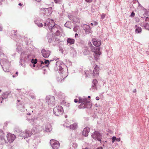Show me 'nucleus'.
Listing matches in <instances>:
<instances>
[{
  "mask_svg": "<svg viewBox=\"0 0 149 149\" xmlns=\"http://www.w3.org/2000/svg\"><path fill=\"white\" fill-rule=\"evenodd\" d=\"M56 65L60 76V78L59 77L57 78V80L61 81L68 76V69L66 66L65 68H63L65 65L62 62L57 61Z\"/></svg>",
  "mask_w": 149,
  "mask_h": 149,
  "instance_id": "1",
  "label": "nucleus"
},
{
  "mask_svg": "<svg viewBox=\"0 0 149 149\" xmlns=\"http://www.w3.org/2000/svg\"><path fill=\"white\" fill-rule=\"evenodd\" d=\"M31 52L27 50L24 51L21 53L19 63L21 66L24 67L25 63L31 59Z\"/></svg>",
  "mask_w": 149,
  "mask_h": 149,
  "instance_id": "2",
  "label": "nucleus"
},
{
  "mask_svg": "<svg viewBox=\"0 0 149 149\" xmlns=\"http://www.w3.org/2000/svg\"><path fill=\"white\" fill-rule=\"evenodd\" d=\"M93 44L94 46L97 47H93L91 49L95 58L97 61L99 59L101 54L100 48L99 47L101 45V41L99 40L94 39L93 40Z\"/></svg>",
  "mask_w": 149,
  "mask_h": 149,
  "instance_id": "3",
  "label": "nucleus"
},
{
  "mask_svg": "<svg viewBox=\"0 0 149 149\" xmlns=\"http://www.w3.org/2000/svg\"><path fill=\"white\" fill-rule=\"evenodd\" d=\"M0 57H3L0 60V63L3 70L5 72H9V69L10 63L8 60V57L2 52V50L0 48Z\"/></svg>",
  "mask_w": 149,
  "mask_h": 149,
  "instance_id": "4",
  "label": "nucleus"
},
{
  "mask_svg": "<svg viewBox=\"0 0 149 149\" xmlns=\"http://www.w3.org/2000/svg\"><path fill=\"white\" fill-rule=\"evenodd\" d=\"M55 25L54 21L49 18L47 19L44 23V25L47 26L49 30L52 32L53 31V29L55 28Z\"/></svg>",
  "mask_w": 149,
  "mask_h": 149,
  "instance_id": "5",
  "label": "nucleus"
},
{
  "mask_svg": "<svg viewBox=\"0 0 149 149\" xmlns=\"http://www.w3.org/2000/svg\"><path fill=\"white\" fill-rule=\"evenodd\" d=\"M55 97L54 96H47L46 98V103L49 107H52L55 104Z\"/></svg>",
  "mask_w": 149,
  "mask_h": 149,
  "instance_id": "6",
  "label": "nucleus"
},
{
  "mask_svg": "<svg viewBox=\"0 0 149 149\" xmlns=\"http://www.w3.org/2000/svg\"><path fill=\"white\" fill-rule=\"evenodd\" d=\"M54 114L56 116H60L63 113L64 111L62 107L61 106H56L53 109Z\"/></svg>",
  "mask_w": 149,
  "mask_h": 149,
  "instance_id": "7",
  "label": "nucleus"
},
{
  "mask_svg": "<svg viewBox=\"0 0 149 149\" xmlns=\"http://www.w3.org/2000/svg\"><path fill=\"white\" fill-rule=\"evenodd\" d=\"M91 137L95 140H97L101 142L102 138V135L99 132L95 131L91 135Z\"/></svg>",
  "mask_w": 149,
  "mask_h": 149,
  "instance_id": "8",
  "label": "nucleus"
},
{
  "mask_svg": "<svg viewBox=\"0 0 149 149\" xmlns=\"http://www.w3.org/2000/svg\"><path fill=\"white\" fill-rule=\"evenodd\" d=\"M50 143L53 149H58L60 146L59 142L54 139L51 140Z\"/></svg>",
  "mask_w": 149,
  "mask_h": 149,
  "instance_id": "9",
  "label": "nucleus"
},
{
  "mask_svg": "<svg viewBox=\"0 0 149 149\" xmlns=\"http://www.w3.org/2000/svg\"><path fill=\"white\" fill-rule=\"evenodd\" d=\"M41 10L44 11L42 13L44 14V15L47 16L50 15L52 12V7L48 8H41Z\"/></svg>",
  "mask_w": 149,
  "mask_h": 149,
  "instance_id": "10",
  "label": "nucleus"
},
{
  "mask_svg": "<svg viewBox=\"0 0 149 149\" xmlns=\"http://www.w3.org/2000/svg\"><path fill=\"white\" fill-rule=\"evenodd\" d=\"M20 136L22 138H28L31 136L30 131L26 129L25 131L22 132L20 134Z\"/></svg>",
  "mask_w": 149,
  "mask_h": 149,
  "instance_id": "11",
  "label": "nucleus"
},
{
  "mask_svg": "<svg viewBox=\"0 0 149 149\" xmlns=\"http://www.w3.org/2000/svg\"><path fill=\"white\" fill-rule=\"evenodd\" d=\"M42 131V126H36L33 128L30 131L31 135L32 134H35L40 131Z\"/></svg>",
  "mask_w": 149,
  "mask_h": 149,
  "instance_id": "12",
  "label": "nucleus"
},
{
  "mask_svg": "<svg viewBox=\"0 0 149 149\" xmlns=\"http://www.w3.org/2000/svg\"><path fill=\"white\" fill-rule=\"evenodd\" d=\"M16 42V46L17 47L16 48L17 51L19 53H21L23 52L22 46L21 43H19L18 42V40L17 39H15Z\"/></svg>",
  "mask_w": 149,
  "mask_h": 149,
  "instance_id": "13",
  "label": "nucleus"
},
{
  "mask_svg": "<svg viewBox=\"0 0 149 149\" xmlns=\"http://www.w3.org/2000/svg\"><path fill=\"white\" fill-rule=\"evenodd\" d=\"M85 103H82L79 106V109L82 108H89L91 107L92 104L91 102H88V104H85Z\"/></svg>",
  "mask_w": 149,
  "mask_h": 149,
  "instance_id": "14",
  "label": "nucleus"
},
{
  "mask_svg": "<svg viewBox=\"0 0 149 149\" xmlns=\"http://www.w3.org/2000/svg\"><path fill=\"white\" fill-rule=\"evenodd\" d=\"M15 136L10 133L8 134L7 135V138L9 142H12L15 138Z\"/></svg>",
  "mask_w": 149,
  "mask_h": 149,
  "instance_id": "15",
  "label": "nucleus"
},
{
  "mask_svg": "<svg viewBox=\"0 0 149 149\" xmlns=\"http://www.w3.org/2000/svg\"><path fill=\"white\" fill-rule=\"evenodd\" d=\"M41 53L43 56L45 58H48L50 55V52L49 50L43 49L41 50Z\"/></svg>",
  "mask_w": 149,
  "mask_h": 149,
  "instance_id": "16",
  "label": "nucleus"
},
{
  "mask_svg": "<svg viewBox=\"0 0 149 149\" xmlns=\"http://www.w3.org/2000/svg\"><path fill=\"white\" fill-rule=\"evenodd\" d=\"M45 129L42 127V130H43L47 132H50L52 131L51 125L50 124L47 123L45 125Z\"/></svg>",
  "mask_w": 149,
  "mask_h": 149,
  "instance_id": "17",
  "label": "nucleus"
},
{
  "mask_svg": "<svg viewBox=\"0 0 149 149\" xmlns=\"http://www.w3.org/2000/svg\"><path fill=\"white\" fill-rule=\"evenodd\" d=\"M97 83V80L95 79L93 80V84L92 87L90 88V90L91 91L93 92L95 91L97 89L96 84Z\"/></svg>",
  "mask_w": 149,
  "mask_h": 149,
  "instance_id": "18",
  "label": "nucleus"
},
{
  "mask_svg": "<svg viewBox=\"0 0 149 149\" xmlns=\"http://www.w3.org/2000/svg\"><path fill=\"white\" fill-rule=\"evenodd\" d=\"M40 66L41 67H43L45 66H47L49 63L50 61L48 60L45 59L44 61H40Z\"/></svg>",
  "mask_w": 149,
  "mask_h": 149,
  "instance_id": "19",
  "label": "nucleus"
},
{
  "mask_svg": "<svg viewBox=\"0 0 149 149\" xmlns=\"http://www.w3.org/2000/svg\"><path fill=\"white\" fill-rule=\"evenodd\" d=\"M82 28L86 33H91V29L89 25L87 24H84L82 26Z\"/></svg>",
  "mask_w": 149,
  "mask_h": 149,
  "instance_id": "20",
  "label": "nucleus"
},
{
  "mask_svg": "<svg viewBox=\"0 0 149 149\" xmlns=\"http://www.w3.org/2000/svg\"><path fill=\"white\" fill-rule=\"evenodd\" d=\"M99 68L97 65H96L94 69L93 72V75L96 77H98L99 75Z\"/></svg>",
  "mask_w": 149,
  "mask_h": 149,
  "instance_id": "21",
  "label": "nucleus"
},
{
  "mask_svg": "<svg viewBox=\"0 0 149 149\" xmlns=\"http://www.w3.org/2000/svg\"><path fill=\"white\" fill-rule=\"evenodd\" d=\"M90 131V128L88 127L85 128L82 132V134L84 136L86 137L88 136Z\"/></svg>",
  "mask_w": 149,
  "mask_h": 149,
  "instance_id": "22",
  "label": "nucleus"
},
{
  "mask_svg": "<svg viewBox=\"0 0 149 149\" xmlns=\"http://www.w3.org/2000/svg\"><path fill=\"white\" fill-rule=\"evenodd\" d=\"M79 102L88 104V102H91L90 101L87 100L86 98H81L80 97H79Z\"/></svg>",
  "mask_w": 149,
  "mask_h": 149,
  "instance_id": "23",
  "label": "nucleus"
},
{
  "mask_svg": "<svg viewBox=\"0 0 149 149\" xmlns=\"http://www.w3.org/2000/svg\"><path fill=\"white\" fill-rule=\"evenodd\" d=\"M77 52L74 48H72L70 52V55L71 56L74 57L76 56L77 55Z\"/></svg>",
  "mask_w": 149,
  "mask_h": 149,
  "instance_id": "24",
  "label": "nucleus"
},
{
  "mask_svg": "<svg viewBox=\"0 0 149 149\" xmlns=\"http://www.w3.org/2000/svg\"><path fill=\"white\" fill-rule=\"evenodd\" d=\"M5 135L4 134L0 136V143L1 144H3L6 143V141L4 139Z\"/></svg>",
  "mask_w": 149,
  "mask_h": 149,
  "instance_id": "25",
  "label": "nucleus"
},
{
  "mask_svg": "<svg viewBox=\"0 0 149 149\" xmlns=\"http://www.w3.org/2000/svg\"><path fill=\"white\" fill-rule=\"evenodd\" d=\"M65 26L66 27L71 29L72 28V25L70 21H68L66 22L65 24Z\"/></svg>",
  "mask_w": 149,
  "mask_h": 149,
  "instance_id": "26",
  "label": "nucleus"
},
{
  "mask_svg": "<svg viewBox=\"0 0 149 149\" xmlns=\"http://www.w3.org/2000/svg\"><path fill=\"white\" fill-rule=\"evenodd\" d=\"M135 32L136 33H139L142 31L141 28L140 27L137 26V25L135 26Z\"/></svg>",
  "mask_w": 149,
  "mask_h": 149,
  "instance_id": "27",
  "label": "nucleus"
},
{
  "mask_svg": "<svg viewBox=\"0 0 149 149\" xmlns=\"http://www.w3.org/2000/svg\"><path fill=\"white\" fill-rule=\"evenodd\" d=\"M75 40L74 39L71 38H68L67 40V42L68 43H69L70 45H72L74 44V43Z\"/></svg>",
  "mask_w": 149,
  "mask_h": 149,
  "instance_id": "28",
  "label": "nucleus"
},
{
  "mask_svg": "<svg viewBox=\"0 0 149 149\" xmlns=\"http://www.w3.org/2000/svg\"><path fill=\"white\" fill-rule=\"evenodd\" d=\"M25 91L23 89H21L17 91V93L20 95H23L25 94Z\"/></svg>",
  "mask_w": 149,
  "mask_h": 149,
  "instance_id": "29",
  "label": "nucleus"
},
{
  "mask_svg": "<svg viewBox=\"0 0 149 149\" xmlns=\"http://www.w3.org/2000/svg\"><path fill=\"white\" fill-rule=\"evenodd\" d=\"M77 124L76 123H74L71 125L70 127V128L72 130H75L77 127Z\"/></svg>",
  "mask_w": 149,
  "mask_h": 149,
  "instance_id": "30",
  "label": "nucleus"
},
{
  "mask_svg": "<svg viewBox=\"0 0 149 149\" xmlns=\"http://www.w3.org/2000/svg\"><path fill=\"white\" fill-rule=\"evenodd\" d=\"M68 17L70 20L73 22H75V21L74 20L75 17L71 14H69L68 15Z\"/></svg>",
  "mask_w": 149,
  "mask_h": 149,
  "instance_id": "31",
  "label": "nucleus"
},
{
  "mask_svg": "<svg viewBox=\"0 0 149 149\" xmlns=\"http://www.w3.org/2000/svg\"><path fill=\"white\" fill-rule=\"evenodd\" d=\"M84 73L86 77H89L91 74L92 71H90L88 70H85L84 71Z\"/></svg>",
  "mask_w": 149,
  "mask_h": 149,
  "instance_id": "32",
  "label": "nucleus"
},
{
  "mask_svg": "<svg viewBox=\"0 0 149 149\" xmlns=\"http://www.w3.org/2000/svg\"><path fill=\"white\" fill-rule=\"evenodd\" d=\"M83 53L84 55L88 54L89 53V52L87 48H85L83 51Z\"/></svg>",
  "mask_w": 149,
  "mask_h": 149,
  "instance_id": "33",
  "label": "nucleus"
},
{
  "mask_svg": "<svg viewBox=\"0 0 149 149\" xmlns=\"http://www.w3.org/2000/svg\"><path fill=\"white\" fill-rule=\"evenodd\" d=\"M10 95V93L6 92L4 93L2 95V97H3V99L4 98L5 99H7L8 95Z\"/></svg>",
  "mask_w": 149,
  "mask_h": 149,
  "instance_id": "34",
  "label": "nucleus"
},
{
  "mask_svg": "<svg viewBox=\"0 0 149 149\" xmlns=\"http://www.w3.org/2000/svg\"><path fill=\"white\" fill-rule=\"evenodd\" d=\"M47 38L48 42H51L52 41V36L49 34H48L47 35Z\"/></svg>",
  "mask_w": 149,
  "mask_h": 149,
  "instance_id": "35",
  "label": "nucleus"
},
{
  "mask_svg": "<svg viewBox=\"0 0 149 149\" xmlns=\"http://www.w3.org/2000/svg\"><path fill=\"white\" fill-rule=\"evenodd\" d=\"M143 26L144 28L149 31V24L147 23H144L143 24Z\"/></svg>",
  "mask_w": 149,
  "mask_h": 149,
  "instance_id": "36",
  "label": "nucleus"
},
{
  "mask_svg": "<svg viewBox=\"0 0 149 149\" xmlns=\"http://www.w3.org/2000/svg\"><path fill=\"white\" fill-rule=\"evenodd\" d=\"M22 131L20 130V129H16L15 130L14 132L16 134H19L20 135V134L22 132Z\"/></svg>",
  "mask_w": 149,
  "mask_h": 149,
  "instance_id": "37",
  "label": "nucleus"
},
{
  "mask_svg": "<svg viewBox=\"0 0 149 149\" xmlns=\"http://www.w3.org/2000/svg\"><path fill=\"white\" fill-rule=\"evenodd\" d=\"M34 22L35 24L39 27H41L43 26V24L42 23H39L37 20H35Z\"/></svg>",
  "mask_w": 149,
  "mask_h": 149,
  "instance_id": "38",
  "label": "nucleus"
},
{
  "mask_svg": "<svg viewBox=\"0 0 149 149\" xmlns=\"http://www.w3.org/2000/svg\"><path fill=\"white\" fill-rule=\"evenodd\" d=\"M37 119V118L34 117L33 118H32L31 120H30L29 119H28V120L30 121V123H31L32 122H33V123H35Z\"/></svg>",
  "mask_w": 149,
  "mask_h": 149,
  "instance_id": "39",
  "label": "nucleus"
},
{
  "mask_svg": "<svg viewBox=\"0 0 149 149\" xmlns=\"http://www.w3.org/2000/svg\"><path fill=\"white\" fill-rule=\"evenodd\" d=\"M24 108V107L22 105H18V108L21 111H24V110L23 109Z\"/></svg>",
  "mask_w": 149,
  "mask_h": 149,
  "instance_id": "40",
  "label": "nucleus"
},
{
  "mask_svg": "<svg viewBox=\"0 0 149 149\" xmlns=\"http://www.w3.org/2000/svg\"><path fill=\"white\" fill-rule=\"evenodd\" d=\"M55 31H56V32L55 33V35L56 36H59L60 34V32L58 30H57L56 29V27H55V28L53 29V31L54 32Z\"/></svg>",
  "mask_w": 149,
  "mask_h": 149,
  "instance_id": "41",
  "label": "nucleus"
},
{
  "mask_svg": "<svg viewBox=\"0 0 149 149\" xmlns=\"http://www.w3.org/2000/svg\"><path fill=\"white\" fill-rule=\"evenodd\" d=\"M77 144L76 143H74L72 145V148L73 149H76L77 148Z\"/></svg>",
  "mask_w": 149,
  "mask_h": 149,
  "instance_id": "42",
  "label": "nucleus"
},
{
  "mask_svg": "<svg viewBox=\"0 0 149 149\" xmlns=\"http://www.w3.org/2000/svg\"><path fill=\"white\" fill-rule=\"evenodd\" d=\"M31 62L32 63L35 64L37 63V61L36 59H34L32 58L31 59Z\"/></svg>",
  "mask_w": 149,
  "mask_h": 149,
  "instance_id": "43",
  "label": "nucleus"
},
{
  "mask_svg": "<svg viewBox=\"0 0 149 149\" xmlns=\"http://www.w3.org/2000/svg\"><path fill=\"white\" fill-rule=\"evenodd\" d=\"M116 138L115 136H113L111 138V140H112V142L113 143L115 141H116Z\"/></svg>",
  "mask_w": 149,
  "mask_h": 149,
  "instance_id": "44",
  "label": "nucleus"
},
{
  "mask_svg": "<svg viewBox=\"0 0 149 149\" xmlns=\"http://www.w3.org/2000/svg\"><path fill=\"white\" fill-rule=\"evenodd\" d=\"M98 24V23L94 21L93 22V23H91V24L92 26H93L94 25L95 26L97 25Z\"/></svg>",
  "mask_w": 149,
  "mask_h": 149,
  "instance_id": "45",
  "label": "nucleus"
},
{
  "mask_svg": "<svg viewBox=\"0 0 149 149\" xmlns=\"http://www.w3.org/2000/svg\"><path fill=\"white\" fill-rule=\"evenodd\" d=\"M54 2L56 3H60L61 2V0H54Z\"/></svg>",
  "mask_w": 149,
  "mask_h": 149,
  "instance_id": "46",
  "label": "nucleus"
},
{
  "mask_svg": "<svg viewBox=\"0 0 149 149\" xmlns=\"http://www.w3.org/2000/svg\"><path fill=\"white\" fill-rule=\"evenodd\" d=\"M78 27L77 26H75L73 29V31L75 32H77L78 30Z\"/></svg>",
  "mask_w": 149,
  "mask_h": 149,
  "instance_id": "47",
  "label": "nucleus"
},
{
  "mask_svg": "<svg viewBox=\"0 0 149 149\" xmlns=\"http://www.w3.org/2000/svg\"><path fill=\"white\" fill-rule=\"evenodd\" d=\"M105 17V14L103 13L101 15V18L102 19H104Z\"/></svg>",
  "mask_w": 149,
  "mask_h": 149,
  "instance_id": "48",
  "label": "nucleus"
},
{
  "mask_svg": "<svg viewBox=\"0 0 149 149\" xmlns=\"http://www.w3.org/2000/svg\"><path fill=\"white\" fill-rule=\"evenodd\" d=\"M3 97H0V103L2 102V101H3Z\"/></svg>",
  "mask_w": 149,
  "mask_h": 149,
  "instance_id": "49",
  "label": "nucleus"
},
{
  "mask_svg": "<svg viewBox=\"0 0 149 149\" xmlns=\"http://www.w3.org/2000/svg\"><path fill=\"white\" fill-rule=\"evenodd\" d=\"M135 13L133 12H132V13L131 15L130 16L132 17H133L134 15H135Z\"/></svg>",
  "mask_w": 149,
  "mask_h": 149,
  "instance_id": "50",
  "label": "nucleus"
},
{
  "mask_svg": "<svg viewBox=\"0 0 149 149\" xmlns=\"http://www.w3.org/2000/svg\"><path fill=\"white\" fill-rule=\"evenodd\" d=\"M3 30V27L1 24H0V31H2Z\"/></svg>",
  "mask_w": 149,
  "mask_h": 149,
  "instance_id": "51",
  "label": "nucleus"
},
{
  "mask_svg": "<svg viewBox=\"0 0 149 149\" xmlns=\"http://www.w3.org/2000/svg\"><path fill=\"white\" fill-rule=\"evenodd\" d=\"M59 51H60L62 54H63V50L62 49L60 48L59 49Z\"/></svg>",
  "mask_w": 149,
  "mask_h": 149,
  "instance_id": "52",
  "label": "nucleus"
},
{
  "mask_svg": "<svg viewBox=\"0 0 149 149\" xmlns=\"http://www.w3.org/2000/svg\"><path fill=\"white\" fill-rule=\"evenodd\" d=\"M120 138H116V141L118 142H119L120 141Z\"/></svg>",
  "mask_w": 149,
  "mask_h": 149,
  "instance_id": "53",
  "label": "nucleus"
},
{
  "mask_svg": "<svg viewBox=\"0 0 149 149\" xmlns=\"http://www.w3.org/2000/svg\"><path fill=\"white\" fill-rule=\"evenodd\" d=\"M95 99L97 100H98L100 99V98L99 97H96L95 98Z\"/></svg>",
  "mask_w": 149,
  "mask_h": 149,
  "instance_id": "54",
  "label": "nucleus"
},
{
  "mask_svg": "<svg viewBox=\"0 0 149 149\" xmlns=\"http://www.w3.org/2000/svg\"><path fill=\"white\" fill-rule=\"evenodd\" d=\"M31 97L32 99H35L36 98L33 95H31Z\"/></svg>",
  "mask_w": 149,
  "mask_h": 149,
  "instance_id": "55",
  "label": "nucleus"
},
{
  "mask_svg": "<svg viewBox=\"0 0 149 149\" xmlns=\"http://www.w3.org/2000/svg\"><path fill=\"white\" fill-rule=\"evenodd\" d=\"M85 1L88 2H91L92 1V0H85Z\"/></svg>",
  "mask_w": 149,
  "mask_h": 149,
  "instance_id": "56",
  "label": "nucleus"
},
{
  "mask_svg": "<svg viewBox=\"0 0 149 149\" xmlns=\"http://www.w3.org/2000/svg\"><path fill=\"white\" fill-rule=\"evenodd\" d=\"M74 101L75 102V103H77L78 102V100H77V99H75L74 100Z\"/></svg>",
  "mask_w": 149,
  "mask_h": 149,
  "instance_id": "57",
  "label": "nucleus"
},
{
  "mask_svg": "<svg viewBox=\"0 0 149 149\" xmlns=\"http://www.w3.org/2000/svg\"><path fill=\"white\" fill-rule=\"evenodd\" d=\"M103 147H98L96 149H103Z\"/></svg>",
  "mask_w": 149,
  "mask_h": 149,
  "instance_id": "58",
  "label": "nucleus"
},
{
  "mask_svg": "<svg viewBox=\"0 0 149 149\" xmlns=\"http://www.w3.org/2000/svg\"><path fill=\"white\" fill-rule=\"evenodd\" d=\"M78 36V34L77 33H76L75 34V37L76 38H77Z\"/></svg>",
  "mask_w": 149,
  "mask_h": 149,
  "instance_id": "59",
  "label": "nucleus"
},
{
  "mask_svg": "<svg viewBox=\"0 0 149 149\" xmlns=\"http://www.w3.org/2000/svg\"><path fill=\"white\" fill-rule=\"evenodd\" d=\"M149 19V18L148 17H146V19H145V20L146 21H147L148 19Z\"/></svg>",
  "mask_w": 149,
  "mask_h": 149,
  "instance_id": "60",
  "label": "nucleus"
},
{
  "mask_svg": "<svg viewBox=\"0 0 149 149\" xmlns=\"http://www.w3.org/2000/svg\"><path fill=\"white\" fill-rule=\"evenodd\" d=\"M18 72H16L15 74L17 76L18 75Z\"/></svg>",
  "mask_w": 149,
  "mask_h": 149,
  "instance_id": "61",
  "label": "nucleus"
},
{
  "mask_svg": "<svg viewBox=\"0 0 149 149\" xmlns=\"http://www.w3.org/2000/svg\"><path fill=\"white\" fill-rule=\"evenodd\" d=\"M16 76H17L16 75H13V77L14 78L16 77Z\"/></svg>",
  "mask_w": 149,
  "mask_h": 149,
  "instance_id": "62",
  "label": "nucleus"
},
{
  "mask_svg": "<svg viewBox=\"0 0 149 149\" xmlns=\"http://www.w3.org/2000/svg\"><path fill=\"white\" fill-rule=\"evenodd\" d=\"M36 1H37V2H40V0H35Z\"/></svg>",
  "mask_w": 149,
  "mask_h": 149,
  "instance_id": "63",
  "label": "nucleus"
},
{
  "mask_svg": "<svg viewBox=\"0 0 149 149\" xmlns=\"http://www.w3.org/2000/svg\"><path fill=\"white\" fill-rule=\"evenodd\" d=\"M22 4H21V3H20L19 4V5L20 6H22Z\"/></svg>",
  "mask_w": 149,
  "mask_h": 149,
  "instance_id": "64",
  "label": "nucleus"
}]
</instances>
